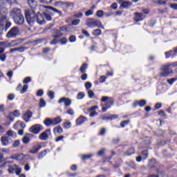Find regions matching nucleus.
I'll use <instances>...</instances> for the list:
<instances>
[{"mask_svg": "<svg viewBox=\"0 0 177 177\" xmlns=\"http://www.w3.org/2000/svg\"><path fill=\"white\" fill-rule=\"evenodd\" d=\"M25 16L27 22L30 26H32L35 21H37L39 24H44L45 23V15L41 13H38L37 15L34 10H30L28 11H26Z\"/></svg>", "mask_w": 177, "mask_h": 177, "instance_id": "1", "label": "nucleus"}, {"mask_svg": "<svg viewBox=\"0 0 177 177\" xmlns=\"http://www.w3.org/2000/svg\"><path fill=\"white\" fill-rule=\"evenodd\" d=\"M10 16L16 24H23L24 23V17L21 14V10L19 8H13L10 12Z\"/></svg>", "mask_w": 177, "mask_h": 177, "instance_id": "2", "label": "nucleus"}, {"mask_svg": "<svg viewBox=\"0 0 177 177\" xmlns=\"http://www.w3.org/2000/svg\"><path fill=\"white\" fill-rule=\"evenodd\" d=\"M6 8L0 7V23L3 25V28H5V26L6 29L9 28L12 26V23L8 21V19H6Z\"/></svg>", "mask_w": 177, "mask_h": 177, "instance_id": "3", "label": "nucleus"}, {"mask_svg": "<svg viewBox=\"0 0 177 177\" xmlns=\"http://www.w3.org/2000/svg\"><path fill=\"white\" fill-rule=\"evenodd\" d=\"M101 101L102 102L101 106L102 107V111L104 112L107 111V110H109L114 103V100H113L111 97L107 96L102 97Z\"/></svg>", "mask_w": 177, "mask_h": 177, "instance_id": "4", "label": "nucleus"}, {"mask_svg": "<svg viewBox=\"0 0 177 177\" xmlns=\"http://www.w3.org/2000/svg\"><path fill=\"white\" fill-rule=\"evenodd\" d=\"M86 24L88 27H90L91 28H95V27L104 28V27L102 26V22L96 19H88L86 20Z\"/></svg>", "mask_w": 177, "mask_h": 177, "instance_id": "5", "label": "nucleus"}, {"mask_svg": "<svg viewBox=\"0 0 177 177\" xmlns=\"http://www.w3.org/2000/svg\"><path fill=\"white\" fill-rule=\"evenodd\" d=\"M18 35H20V30L19 28L14 27L10 29V30L7 33V38H16Z\"/></svg>", "mask_w": 177, "mask_h": 177, "instance_id": "6", "label": "nucleus"}, {"mask_svg": "<svg viewBox=\"0 0 177 177\" xmlns=\"http://www.w3.org/2000/svg\"><path fill=\"white\" fill-rule=\"evenodd\" d=\"M8 173L9 174H16V175H20L21 174V168L17 165H12L8 167Z\"/></svg>", "mask_w": 177, "mask_h": 177, "instance_id": "7", "label": "nucleus"}, {"mask_svg": "<svg viewBox=\"0 0 177 177\" xmlns=\"http://www.w3.org/2000/svg\"><path fill=\"white\" fill-rule=\"evenodd\" d=\"M43 129L44 127L42 125L37 124L30 127L29 132L34 133V135H38Z\"/></svg>", "mask_w": 177, "mask_h": 177, "instance_id": "8", "label": "nucleus"}, {"mask_svg": "<svg viewBox=\"0 0 177 177\" xmlns=\"http://www.w3.org/2000/svg\"><path fill=\"white\" fill-rule=\"evenodd\" d=\"M171 66L167 64L162 68V72L160 73V77H168L169 74H171L172 69H171Z\"/></svg>", "mask_w": 177, "mask_h": 177, "instance_id": "9", "label": "nucleus"}, {"mask_svg": "<svg viewBox=\"0 0 177 177\" xmlns=\"http://www.w3.org/2000/svg\"><path fill=\"white\" fill-rule=\"evenodd\" d=\"M20 115H21L20 111L15 110L14 112L9 113L8 118L12 122L15 121V118H18V117H20Z\"/></svg>", "mask_w": 177, "mask_h": 177, "instance_id": "10", "label": "nucleus"}, {"mask_svg": "<svg viewBox=\"0 0 177 177\" xmlns=\"http://www.w3.org/2000/svg\"><path fill=\"white\" fill-rule=\"evenodd\" d=\"M50 135V129L46 130L39 136V139H40V140H48Z\"/></svg>", "mask_w": 177, "mask_h": 177, "instance_id": "11", "label": "nucleus"}, {"mask_svg": "<svg viewBox=\"0 0 177 177\" xmlns=\"http://www.w3.org/2000/svg\"><path fill=\"white\" fill-rule=\"evenodd\" d=\"M58 103H64L66 107H70V106H71L72 101L70 98L62 97L61 99L59 100Z\"/></svg>", "mask_w": 177, "mask_h": 177, "instance_id": "12", "label": "nucleus"}, {"mask_svg": "<svg viewBox=\"0 0 177 177\" xmlns=\"http://www.w3.org/2000/svg\"><path fill=\"white\" fill-rule=\"evenodd\" d=\"M147 104V101L145 100H141L138 101H135L133 102V107H138L139 106L140 107H143Z\"/></svg>", "mask_w": 177, "mask_h": 177, "instance_id": "13", "label": "nucleus"}, {"mask_svg": "<svg viewBox=\"0 0 177 177\" xmlns=\"http://www.w3.org/2000/svg\"><path fill=\"white\" fill-rule=\"evenodd\" d=\"M99 109V106H94L90 109H88V111L90 113L89 115L91 118L95 117V115H97V113L95 111V110H97Z\"/></svg>", "mask_w": 177, "mask_h": 177, "instance_id": "14", "label": "nucleus"}, {"mask_svg": "<svg viewBox=\"0 0 177 177\" xmlns=\"http://www.w3.org/2000/svg\"><path fill=\"white\" fill-rule=\"evenodd\" d=\"M10 153V149H4L0 150V162H2L3 160V156H6V154H9Z\"/></svg>", "mask_w": 177, "mask_h": 177, "instance_id": "15", "label": "nucleus"}, {"mask_svg": "<svg viewBox=\"0 0 177 177\" xmlns=\"http://www.w3.org/2000/svg\"><path fill=\"white\" fill-rule=\"evenodd\" d=\"M88 121V119H86V117L80 115L75 121L76 125H82L84 122H86Z\"/></svg>", "mask_w": 177, "mask_h": 177, "instance_id": "16", "label": "nucleus"}, {"mask_svg": "<svg viewBox=\"0 0 177 177\" xmlns=\"http://www.w3.org/2000/svg\"><path fill=\"white\" fill-rule=\"evenodd\" d=\"M39 150H41V145L37 144L33 146V147L30 149V151H29V153H30L31 154H35L38 153Z\"/></svg>", "mask_w": 177, "mask_h": 177, "instance_id": "17", "label": "nucleus"}, {"mask_svg": "<svg viewBox=\"0 0 177 177\" xmlns=\"http://www.w3.org/2000/svg\"><path fill=\"white\" fill-rule=\"evenodd\" d=\"M32 117V113L30 111H27L23 115V120L26 121V122H28L30 119Z\"/></svg>", "mask_w": 177, "mask_h": 177, "instance_id": "18", "label": "nucleus"}, {"mask_svg": "<svg viewBox=\"0 0 177 177\" xmlns=\"http://www.w3.org/2000/svg\"><path fill=\"white\" fill-rule=\"evenodd\" d=\"M135 15H136V17L134 18L135 21H137V22L142 21V20L145 19V16L142 13L136 12Z\"/></svg>", "mask_w": 177, "mask_h": 177, "instance_id": "19", "label": "nucleus"}, {"mask_svg": "<svg viewBox=\"0 0 177 177\" xmlns=\"http://www.w3.org/2000/svg\"><path fill=\"white\" fill-rule=\"evenodd\" d=\"M44 125H46V127H52L54 126L53 125V119H50L49 118H47L44 120Z\"/></svg>", "mask_w": 177, "mask_h": 177, "instance_id": "20", "label": "nucleus"}, {"mask_svg": "<svg viewBox=\"0 0 177 177\" xmlns=\"http://www.w3.org/2000/svg\"><path fill=\"white\" fill-rule=\"evenodd\" d=\"M1 140L3 146H8L9 145V138L8 136H4L1 137Z\"/></svg>", "mask_w": 177, "mask_h": 177, "instance_id": "21", "label": "nucleus"}, {"mask_svg": "<svg viewBox=\"0 0 177 177\" xmlns=\"http://www.w3.org/2000/svg\"><path fill=\"white\" fill-rule=\"evenodd\" d=\"M52 120H53V124L54 126L59 125V124H60V122H62V121H63L60 116L55 117V118H53Z\"/></svg>", "mask_w": 177, "mask_h": 177, "instance_id": "22", "label": "nucleus"}, {"mask_svg": "<svg viewBox=\"0 0 177 177\" xmlns=\"http://www.w3.org/2000/svg\"><path fill=\"white\" fill-rule=\"evenodd\" d=\"M28 3L32 9H34L35 8H37V2L34 0H28Z\"/></svg>", "mask_w": 177, "mask_h": 177, "instance_id": "23", "label": "nucleus"}, {"mask_svg": "<svg viewBox=\"0 0 177 177\" xmlns=\"http://www.w3.org/2000/svg\"><path fill=\"white\" fill-rule=\"evenodd\" d=\"M66 113L68 114V115H71V117H74V115H75V112L74 111V109L71 108L67 109Z\"/></svg>", "mask_w": 177, "mask_h": 177, "instance_id": "24", "label": "nucleus"}, {"mask_svg": "<svg viewBox=\"0 0 177 177\" xmlns=\"http://www.w3.org/2000/svg\"><path fill=\"white\" fill-rule=\"evenodd\" d=\"M13 160H18L19 161H21V160H24V154H17L15 157L12 158Z\"/></svg>", "mask_w": 177, "mask_h": 177, "instance_id": "25", "label": "nucleus"}, {"mask_svg": "<svg viewBox=\"0 0 177 177\" xmlns=\"http://www.w3.org/2000/svg\"><path fill=\"white\" fill-rule=\"evenodd\" d=\"M53 132H54V133H59V134H60V133H62V132H63V129L61 127H56L55 128H54V129H53Z\"/></svg>", "mask_w": 177, "mask_h": 177, "instance_id": "26", "label": "nucleus"}, {"mask_svg": "<svg viewBox=\"0 0 177 177\" xmlns=\"http://www.w3.org/2000/svg\"><path fill=\"white\" fill-rule=\"evenodd\" d=\"M28 90V85L25 84L24 85V86L22 87V89L20 90V93H21V95H23V93H26V92Z\"/></svg>", "mask_w": 177, "mask_h": 177, "instance_id": "27", "label": "nucleus"}, {"mask_svg": "<svg viewBox=\"0 0 177 177\" xmlns=\"http://www.w3.org/2000/svg\"><path fill=\"white\" fill-rule=\"evenodd\" d=\"M131 5H132V3H131L129 1H124V2L122 3L121 6L122 8H128V6H131Z\"/></svg>", "mask_w": 177, "mask_h": 177, "instance_id": "28", "label": "nucleus"}, {"mask_svg": "<svg viewBox=\"0 0 177 177\" xmlns=\"http://www.w3.org/2000/svg\"><path fill=\"white\" fill-rule=\"evenodd\" d=\"M91 157H93V154L91 153L88 155H82L81 156L82 160H88V158H91Z\"/></svg>", "mask_w": 177, "mask_h": 177, "instance_id": "29", "label": "nucleus"}, {"mask_svg": "<svg viewBox=\"0 0 177 177\" xmlns=\"http://www.w3.org/2000/svg\"><path fill=\"white\" fill-rule=\"evenodd\" d=\"M17 125H20L21 128H26V124L20 120L15 123V127Z\"/></svg>", "mask_w": 177, "mask_h": 177, "instance_id": "30", "label": "nucleus"}, {"mask_svg": "<svg viewBox=\"0 0 177 177\" xmlns=\"http://www.w3.org/2000/svg\"><path fill=\"white\" fill-rule=\"evenodd\" d=\"M84 97H85V93H84L83 92H80L77 94V99L78 100H81L82 99H84Z\"/></svg>", "mask_w": 177, "mask_h": 177, "instance_id": "31", "label": "nucleus"}, {"mask_svg": "<svg viewBox=\"0 0 177 177\" xmlns=\"http://www.w3.org/2000/svg\"><path fill=\"white\" fill-rule=\"evenodd\" d=\"M87 93L90 99H93V97H95V93H93L92 90L88 91Z\"/></svg>", "mask_w": 177, "mask_h": 177, "instance_id": "32", "label": "nucleus"}, {"mask_svg": "<svg viewBox=\"0 0 177 177\" xmlns=\"http://www.w3.org/2000/svg\"><path fill=\"white\" fill-rule=\"evenodd\" d=\"M39 106L40 107H42V108L46 106V102H45V100H44V98L40 99Z\"/></svg>", "mask_w": 177, "mask_h": 177, "instance_id": "33", "label": "nucleus"}, {"mask_svg": "<svg viewBox=\"0 0 177 177\" xmlns=\"http://www.w3.org/2000/svg\"><path fill=\"white\" fill-rule=\"evenodd\" d=\"M19 146H20V140H15L12 143V147H14V149L16 147H19Z\"/></svg>", "mask_w": 177, "mask_h": 177, "instance_id": "34", "label": "nucleus"}, {"mask_svg": "<svg viewBox=\"0 0 177 177\" xmlns=\"http://www.w3.org/2000/svg\"><path fill=\"white\" fill-rule=\"evenodd\" d=\"M36 96H37L38 97H41L44 96V90L42 89L38 90L36 93Z\"/></svg>", "mask_w": 177, "mask_h": 177, "instance_id": "35", "label": "nucleus"}, {"mask_svg": "<svg viewBox=\"0 0 177 177\" xmlns=\"http://www.w3.org/2000/svg\"><path fill=\"white\" fill-rule=\"evenodd\" d=\"M86 68H88V65H86V64H84L80 68L81 73H85V71H86Z\"/></svg>", "mask_w": 177, "mask_h": 177, "instance_id": "36", "label": "nucleus"}, {"mask_svg": "<svg viewBox=\"0 0 177 177\" xmlns=\"http://www.w3.org/2000/svg\"><path fill=\"white\" fill-rule=\"evenodd\" d=\"M64 128H66V129H68L71 128V122H68V121L64 122Z\"/></svg>", "mask_w": 177, "mask_h": 177, "instance_id": "37", "label": "nucleus"}, {"mask_svg": "<svg viewBox=\"0 0 177 177\" xmlns=\"http://www.w3.org/2000/svg\"><path fill=\"white\" fill-rule=\"evenodd\" d=\"M93 35H95L96 37H97V36H99V35H101V34H102V30H100V29L95 30L93 32Z\"/></svg>", "mask_w": 177, "mask_h": 177, "instance_id": "38", "label": "nucleus"}, {"mask_svg": "<svg viewBox=\"0 0 177 177\" xmlns=\"http://www.w3.org/2000/svg\"><path fill=\"white\" fill-rule=\"evenodd\" d=\"M22 142L23 143H24L25 145H27V143L30 142V138L27 137V136H24L22 139Z\"/></svg>", "mask_w": 177, "mask_h": 177, "instance_id": "39", "label": "nucleus"}, {"mask_svg": "<svg viewBox=\"0 0 177 177\" xmlns=\"http://www.w3.org/2000/svg\"><path fill=\"white\" fill-rule=\"evenodd\" d=\"M129 124V120H125L120 123V127L122 128H125L126 125H128Z\"/></svg>", "mask_w": 177, "mask_h": 177, "instance_id": "40", "label": "nucleus"}, {"mask_svg": "<svg viewBox=\"0 0 177 177\" xmlns=\"http://www.w3.org/2000/svg\"><path fill=\"white\" fill-rule=\"evenodd\" d=\"M48 96L50 97V99L53 100L55 99V93L53 91H48Z\"/></svg>", "mask_w": 177, "mask_h": 177, "instance_id": "41", "label": "nucleus"}, {"mask_svg": "<svg viewBox=\"0 0 177 177\" xmlns=\"http://www.w3.org/2000/svg\"><path fill=\"white\" fill-rule=\"evenodd\" d=\"M161 107H162V104L158 102L155 104L154 109L155 110H158L159 109H161Z\"/></svg>", "mask_w": 177, "mask_h": 177, "instance_id": "42", "label": "nucleus"}, {"mask_svg": "<svg viewBox=\"0 0 177 177\" xmlns=\"http://www.w3.org/2000/svg\"><path fill=\"white\" fill-rule=\"evenodd\" d=\"M103 15H104V12H103V10H98L97 12V17H103Z\"/></svg>", "mask_w": 177, "mask_h": 177, "instance_id": "43", "label": "nucleus"}, {"mask_svg": "<svg viewBox=\"0 0 177 177\" xmlns=\"http://www.w3.org/2000/svg\"><path fill=\"white\" fill-rule=\"evenodd\" d=\"M0 60L1 62H5L6 60V55L0 54Z\"/></svg>", "mask_w": 177, "mask_h": 177, "instance_id": "44", "label": "nucleus"}, {"mask_svg": "<svg viewBox=\"0 0 177 177\" xmlns=\"http://www.w3.org/2000/svg\"><path fill=\"white\" fill-rule=\"evenodd\" d=\"M29 82H31V77H26L24 80V84H29Z\"/></svg>", "mask_w": 177, "mask_h": 177, "instance_id": "45", "label": "nucleus"}, {"mask_svg": "<svg viewBox=\"0 0 177 177\" xmlns=\"http://www.w3.org/2000/svg\"><path fill=\"white\" fill-rule=\"evenodd\" d=\"M86 16L88 17L89 16H92V15H93V10H89L87 12H86L85 13Z\"/></svg>", "mask_w": 177, "mask_h": 177, "instance_id": "46", "label": "nucleus"}, {"mask_svg": "<svg viewBox=\"0 0 177 177\" xmlns=\"http://www.w3.org/2000/svg\"><path fill=\"white\" fill-rule=\"evenodd\" d=\"M85 88H86V89H91L92 88V83L86 82L85 84Z\"/></svg>", "mask_w": 177, "mask_h": 177, "instance_id": "47", "label": "nucleus"}, {"mask_svg": "<svg viewBox=\"0 0 177 177\" xmlns=\"http://www.w3.org/2000/svg\"><path fill=\"white\" fill-rule=\"evenodd\" d=\"M142 156H143V160H146V158H147V156H149V153L147 152V151H142Z\"/></svg>", "mask_w": 177, "mask_h": 177, "instance_id": "48", "label": "nucleus"}, {"mask_svg": "<svg viewBox=\"0 0 177 177\" xmlns=\"http://www.w3.org/2000/svg\"><path fill=\"white\" fill-rule=\"evenodd\" d=\"M3 34V24L2 22H0V37Z\"/></svg>", "mask_w": 177, "mask_h": 177, "instance_id": "49", "label": "nucleus"}, {"mask_svg": "<svg viewBox=\"0 0 177 177\" xmlns=\"http://www.w3.org/2000/svg\"><path fill=\"white\" fill-rule=\"evenodd\" d=\"M169 66H170V68H174L175 67H177V62H173L171 64H169Z\"/></svg>", "mask_w": 177, "mask_h": 177, "instance_id": "50", "label": "nucleus"}, {"mask_svg": "<svg viewBox=\"0 0 177 177\" xmlns=\"http://www.w3.org/2000/svg\"><path fill=\"white\" fill-rule=\"evenodd\" d=\"M69 41L70 42H75V41H77V39L75 36L73 35L69 37Z\"/></svg>", "mask_w": 177, "mask_h": 177, "instance_id": "51", "label": "nucleus"}, {"mask_svg": "<svg viewBox=\"0 0 177 177\" xmlns=\"http://www.w3.org/2000/svg\"><path fill=\"white\" fill-rule=\"evenodd\" d=\"M175 81H176V79H175V78L167 80V82H168V84H169V85H172V84H174V82H175Z\"/></svg>", "mask_w": 177, "mask_h": 177, "instance_id": "52", "label": "nucleus"}, {"mask_svg": "<svg viewBox=\"0 0 177 177\" xmlns=\"http://www.w3.org/2000/svg\"><path fill=\"white\" fill-rule=\"evenodd\" d=\"M73 26H78L80 24V19H75L72 21Z\"/></svg>", "mask_w": 177, "mask_h": 177, "instance_id": "53", "label": "nucleus"}, {"mask_svg": "<svg viewBox=\"0 0 177 177\" xmlns=\"http://www.w3.org/2000/svg\"><path fill=\"white\" fill-rule=\"evenodd\" d=\"M53 0H41V3H46L47 5L49 3H52Z\"/></svg>", "mask_w": 177, "mask_h": 177, "instance_id": "54", "label": "nucleus"}, {"mask_svg": "<svg viewBox=\"0 0 177 177\" xmlns=\"http://www.w3.org/2000/svg\"><path fill=\"white\" fill-rule=\"evenodd\" d=\"M44 19H46V20H48V21H50V20H52V17H50V15L44 14Z\"/></svg>", "mask_w": 177, "mask_h": 177, "instance_id": "55", "label": "nucleus"}, {"mask_svg": "<svg viewBox=\"0 0 177 177\" xmlns=\"http://www.w3.org/2000/svg\"><path fill=\"white\" fill-rule=\"evenodd\" d=\"M118 8V5L117 4V3H113L111 6V9H117Z\"/></svg>", "mask_w": 177, "mask_h": 177, "instance_id": "56", "label": "nucleus"}, {"mask_svg": "<svg viewBox=\"0 0 177 177\" xmlns=\"http://www.w3.org/2000/svg\"><path fill=\"white\" fill-rule=\"evenodd\" d=\"M106 80V76H101L100 77V82H101V83L105 82Z\"/></svg>", "mask_w": 177, "mask_h": 177, "instance_id": "57", "label": "nucleus"}, {"mask_svg": "<svg viewBox=\"0 0 177 177\" xmlns=\"http://www.w3.org/2000/svg\"><path fill=\"white\" fill-rule=\"evenodd\" d=\"M60 41H61L62 45H64L67 44V39H66V37H63L62 39H61Z\"/></svg>", "mask_w": 177, "mask_h": 177, "instance_id": "58", "label": "nucleus"}, {"mask_svg": "<svg viewBox=\"0 0 177 177\" xmlns=\"http://www.w3.org/2000/svg\"><path fill=\"white\" fill-rule=\"evenodd\" d=\"M8 100H13L15 99V94H10L8 95Z\"/></svg>", "mask_w": 177, "mask_h": 177, "instance_id": "59", "label": "nucleus"}, {"mask_svg": "<svg viewBox=\"0 0 177 177\" xmlns=\"http://www.w3.org/2000/svg\"><path fill=\"white\" fill-rule=\"evenodd\" d=\"M173 51L170 50L169 52L165 53L166 59H168L171 55H172Z\"/></svg>", "mask_w": 177, "mask_h": 177, "instance_id": "60", "label": "nucleus"}, {"mask_svg": "<svg viewBox=\"0 0 177 177\" xmlns=\"http://www.w3.org/2000/svg\"><path fill=\"white\" fill-rule=\"evenodd\" d=\"M75 17L76 19H80V17H82V12H77L75 15Z\"/></svg>", "mask_w": 177, "mask_h": 177, "instance_id": "61", "label": "nucleus"}, {"mask_svg": "<svg viewBox=\"0 0 177 177\" xmlns=\"http://www.w3.org/2000/svg\"><path fill=\"white\" fill-rule=\"evenodd\" d=\"M64 139V136H61L56 138L55 142H60V140H63Z\"/></svg>", "mask_w": 177, "mask_h": 177, "instance_id": "62", "label": "nucleus"}, {"mask_svg": "<svg viewBox=\"0 0 177 177\" xmlns=\"http://www.w3.org/2000/svg\"><path fill=\"white\" fill-rule=\"evenodd\" d=\"M170 8H171V9H174L175 10H177V4L176 3L170 4Z\"/></svg>", "mask_w": 177, "mask_h": 177, "instance_id": "63", "label": "nucleus"}, {"mask_svg": "<svg viewBox=\"0 0 177 177\" xmlns=\"http://www.w3.org/2000/svg\"><path fill=\"white\" fill-rule=\"evenodd\" d=\"M25 50L26 49L24 47L17 48V51H18V52H24Z\"/></svg>", "mask_w": 177, "mask_h": 177, "instance_id": "64", "label": "nucleus"}]
</instances>
